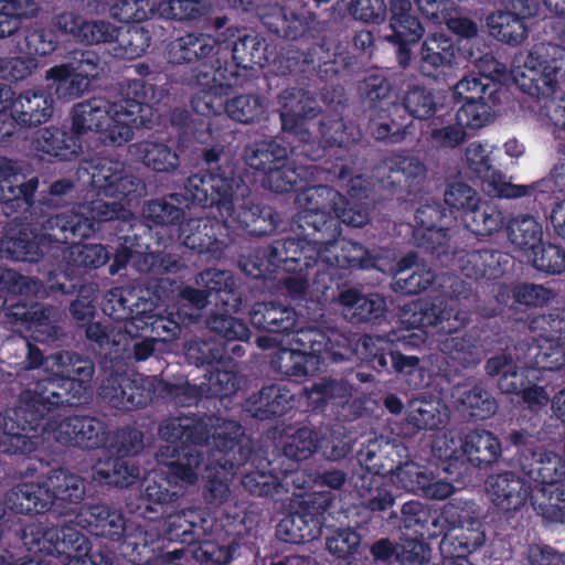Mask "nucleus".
<instances>
[{"label": "nucleus", "mask_w": 565, "mask_h": 565, "mask_svg": "<svg viewBox=\"0 0 565 565\" xmlns=\"http://www.w3.org/2000/svg\"><path fill=\"white\" fill-rule=\"evenodd\" d=\"M22 540L29 552L52 556L58 565H111L102 553L90 552L87 539L72 526L30 524Z\"/></svg>", "instance_id": "9d476101"}, {"label": "nucleus", "mask_w": 565, "mask_h": 565, "mask_svg": "<svg viewBox=\"0 0 565 565\" xmlns=\"http://www.w3.org/2000/svg\"><path fill=\"white\" fill-rule=\"evenodd\" d=\"M36 188V179L24 182L12 163L6 158H0V202L21 200L30 204Z\"/></svg>", "instance_id": "72a5a7b5"}, {"label": "nucleus", "mask_w": 565, "mask_h": 565, "mask_svg": "<svg viewBox=\"0 0 565 565\" xmlns=\"http://www.w3.org/2000/svg\"><path fill=\"white\" fill-rule=\"evenodd\" d=\"M78 519L82 526L92 529L97 535L115 539L119 537L125 531L122 516L105 505L85 507L82 509Z\"/></svg>", "instance_id": "2f4dec72"}, {"label": "nucleus", "mask_w": 565, "mask_h": 565, "mask_svg": "<svg viewBox=\"0 0 565 565\" xmlns=\"http://www.w3.org/2000/svg\"><path fill=\"white\" fill-rule=\"evenodd\" d=\"M154 392V379L136 375H114L102 387V396L114 407L132 409L143 406L152 399Z\"/></svg>", "instance_id": "412c9836"}, {"label": "nucleus", "mask_w": 565, "mask_h": 565, "mask_svg": "<svg viewBox=\"0 0 565 565\" xmlns=\"http://www.w3.org/2000/svg\"><path fill=\"white\" fill-rule=\"evenodd\" d=\"M247 164L263 171V183L275 192H287L297 183L300 173L287 161V150L276 141H263L250 147Z\"/></svg>", "instance_id": "dca6fc26"}, {"label": "nucleus", "mask_w": 565, "mask_h": 565, "mask_svg": "<svg viewBox=\"0 0 565 565\" xmlns=\"http://www.w3.org/2000/svg\"><path fill=\"white\" fill-rule=\"evenodd\" d=\"M233 58L237 65L231 66V71L235 73L238 65H242L244 68L252 67L253 65L264 66L267 62L264 41L254 35L242 38L233 47Z\"/></svg>", "instance_id": "6e6d98bb"}, {"label": "nucleus", "mask_w": 565, "mask_h": 565, "mask_svg": "<svg viewBox=\"0 0 565 565\" xmlns=\"http://www.w3.org/2000/svg\"><path fill=\"white\" fill-rule=\"evenodd\" d=\"M522 471L541 488L559 486L565 477V462L548 450H536L521 458Z\"/></svg>", "instance_id": "393cba45"}, {"label": "nucleus", "mask_w": 565, "mask_h": 565, "mask_svg": "<svg viewBox=\"0 0 565 565\" xmlns=\"http://www.w3.org/2000/svg\"><path fill=\"white\" fill-rule=\"evenodd\" d=\"M347 204L344 199L334 190L327 186L309 188L297 196L299 209V226L312 227L311 241L301 246L300 254L303 256H287L277 258L273 256L270 264L276 265L282 262L288 266L289 262L299 263L303 260L307 267L317 264V258L330 266L339 267H359L363 269L376 268L382 273L390 275H399L404 270L412 268L415 264L413 256H408L397 264L388 255L385 257L373 258L359 244L345 241L334 239L339 234V220L343 223L360 227L369 222V211L364 206H351L349 211L342 209Z\"/></svg>", "instance_id": "f03ea898"}, {"label": "nucleus", "mask_w": 565, "mask_h": 565, "mask_svg": "<svg viewBox=\"0 0 565 565\" xmlns=\"http://www.w3.org/2000/svg\"><path fill=\"white\" fill-rule=\"evenodd\" d=\"M205 8L203 0H160L157 14L163 19L191 20L203 14Z\"/></svg>", "instance_id": "13d9d810"}, {"label": "nucleus", "mask_w": 565, "mask_h": 565, "mask_svg": "<svg viewBox=\"0 0 565 565\" xmlns=\"http://www.w3.org/2000/svg\"><path fill=\"white\" fill-rule=\"evenodd\" d=\"M252 323L270 332L288 331L295 327L296 313L288 307L258 303L250 312Z\"/></svg>", "instance_id": "c9c22d12"}, {"label": "nucleus", "mask_w": 565, "mask_h": 565, "mask_svg": "<svg viewBox=\"0 0 565 565\" xmlns=\"http://www.w3.org/2000/svg\"><path fill=\"white\" fill-rule=\"evenodd\" d=\"M158 0H117L111 13L122 22L142 21L157 13Z\"/></svg>", "instance_id": "052dcab7"}, {"label": "nucleus", "mask_w": 565, "mask_h": 565, "mask_svg": "<svg viewBox=\"0 0 565 565\" xmlns=\"http://www.w3.org/2000/svg\"><path fill=\"white\" fill-rule=\"evenodd\" d=\"M130 153L157 172H171L179 167L177 152L162 142L147 140L135 143Z\"/></svg>", "instance_id": "f704fd0d"}, {"label": "nucleus", "mask_w": 565, "mask_h": 565, "mask_svg": "<svg viewBox=\"0 0 565 565\" xmlns=\"http://www.w3.org/2000/svg\"><path fill=\"white\" fill-rule=\"evenodd\" d=\"M340 302L343 306L344 316L354 322L376 319L386 309L385 300L380 295L364 297L352 289L340 294Z\"/></svg>", "instance_id": "473e14b6"}, {"label": "nucleus", "mask_w": 565, "mask_h": 565, "mask_svg": "<svg viewBox=\"0 0 565 565\" xmlns=\"http://www.w3.org/2000/svg\"><path fill=\"white\" fill-rule=\"evenodd\" d=\"M390 479L401 489L435 500H445L455 491L452 483L439 471L413 461L398 466Z\"/></svg>", "instance_id": "a211bd4d"}, {"label": "nucleus", "mask_w": 565, "mask_h": 565, "mask_svg": "<svg viewBox=\"0 0 565 565\" xmlns=\"http://www.w3.org/2000/svg\"><path fill=\"white\" fill-rule=\"evenodd\" d=\"M462 221L472 233L489 236L503 226L504 217L495 204L479 200L471 210L466 211Z\"/></svg>", "instance_id": "e433bc0d"}, {"label": "nucleus", "mask_w": 565, "mask_h": 565, "mask_svg": "<svg viewBox=\"0 0 565 565\" xmlns=\"http://www.w3.org/2000/svg\"><path fill=\"white\" fill-rule=\"evenodd\" d=\"M494 99L465 102L457 110L455 117L456 124L466 129H480L489 125L493 118Z\"/></svg>", "instance_id": "3c124183"}, {"label": "nucleus", "mask_w": 565, "mask_h": 565, "mask_svg": "<svg viewBox=\"0 0 565 565\" xmlns=\"http://www.w3.org/2000/svg\"><path fill=\"white\" fill-rule=\"evenodd\" d=\"M513 82L533 96H550L565 81V49L552 43H539L520 52L511 66Z\"/></svg>", "instance_id": "1a4fd4ad"}, {"label": "nucleus", "mask_w": 565, "mask_h": 565, "mask_svg": "<svg viewBox=\"0 0 565 565\" xmlns=\"http://www.w3.org/2000/svg\"><path fill=\"white\" fill-rule=\"evenodd\" d=\"M258 14L269 29L288 39H297L305 34L310 21L309 15L295 13L287 8L263 7Z\"/></svg>", "instance_id": "7c9ffc66"}, {"label": "nucleus", "mask_w": 565, "mask_h": 565, "mask_svg": "<svg viewBox=\"0 0 565 565\" xmlns=\"http://www.w3.org/2000/svg\"><path fill=\"white\" fill-rule=\"evenodd\" d=\"M341 338L334 331L329 335L316 329L298 331L290 348L281 349L276 359L275 365L286 375H307L319 370L320 364L338 362L344 358V353L329 348V343L339 342Z\"/></svg>", "instance_id": "f8f14e48"}, {"label": "nucleus", "mask_w": 565, "mask_h": 565, "mask_svg": "<svg viewBox=\"0 0 565 565\" xmlns=\"http://www.w3.org/2000/svg\"><path fill=\"white\" fill-rule=\"evenodd\" d=\"M439 106V98L433 93L419 87L412 88L405 98V108L416 118L427 119Z\"/></svg>", "instance_id": "0e129e2a"}, {"label": "nucleus", "mask_w": 565, "mask_h": 565, "mask_svg": "<svg viewBox=\"0 0 565 565\" xmlns=\"http://www.w3.org/2000/svg\"><path fill=\"white\" fill-rule=\"evenodd\" d=\"M536 270L558 275L565 271V250L551 243H541L526 257Z\"/></svg>", "instance_id": "864d4df0"}, {"label": "nucleus", "mask_w": 565, "mask_h": 565, "mask_svg": "<svg viewBox=\"0 0 565 565\" xmlns=\"http://www.w3.org/2000/svg\"><path fill=\"white\" fill-rule=\"evenodd\" d=\"M279 104L282 129L296 134L299 141L308 143L307 130L303 127L310 125L309 120L317 115L316 100L302 89L292 88L280 95ZM307 147L305 145L306 156L313 160L320 158V154Z\"/></svg>", "instance_id": "aec40b11"}, {"label": "nucleus", "mask_w": 565, "mask_h": 565, "mask_svg": "<svg viewBox=\"0 0 565 565\" xmlns=\"http://www.w3.org/2000/svg\"><path fill=\"white\" fill-rule=\"evenodd\" d=\"M241 183V180H228L217 174L193 175L189 178L185 191L194 204L202 207L216 205L227 226L232 215H237V209L238 212L245 210L239 196L245 195L246 189Z\"/></svg>", "instance_id": "4468645a"}, {"label": "nucleus", "mask_w": 565, "mask_h": 565, "mask_svg": "<svg viewBox=\"0 0 565 565\" xmlns=\"http://www.w3.org/2000/svg\"><path fill=\"white\" fill-rule=\"evenodd\" d=\"M420 56L423 72L431 74L433 71H444L454 66L456 49L449 38L433 33L424 41Z\"/></svg>", "instance_id": "c756f323"}, {"label": "nucleus", "mask_w": 565, "mask_h": 565, "mask_svg": "<svg viewBox=\"0 0 565 565\" xmlns=\"http://www.w3.org/2000/svg\"><path fill=\"white\" fill-rule=\"evenodd\" d=\"M50 377L22 393L19 406L8 412L0 437V451L31 452L40 441L53 438L57 443L82 448H95L104 441L103 425L89 417H70L57 422L52 407L74 405L87 390L93 366L75 361L70 354L52 355L44 361Z\"/></svg>", "instance_id": "f257e3e1"}, {"label": "nucleus", "mask_w": 565, "mask_h": 565, "mask_svg": "<svg viewBox=\"0 0 565 565\" xmlns=\"http://www.w3.org/2000/svg\"><path fill=\"white\" fill-rule=\"evenodd\" d=\"M305 476L303 472L296 471L290 475H285L284 479L278 476L266 475L264 472L256 475H246L243 479L244 487L257 495H271L278 493L279 488L288 487L289 479L297 488H303L306 484H300L298 481ZM311 482V477L303 483Z\"/></svg>", "instance_id": "09e8293b"}, {"label": "nucleus", "mask_w": 565, "mask_h": 565, "mask_svg": "<svg viewBox=\"0 0 565 565\" xmlns=\"http://www.w3.org/2000/svg\"><path fill=\"white\" fill-rule=\"evenodd\" d=\"M523 18L516 15L513 10L497 11L488 17L490 33L499 41L518 44L526 38V26Z\"/></svg>", "instance_id": "a19ab883"}, {"label": "nucleus", "mask_w": 565, "mask_h": 565, "mask_svg": "<svg viewBox=\"0 0 565 565\" xmlns=\"http://www.w3.org/2000/svg\"><path fill=\"white\" fill-rule=\"evenodd\" d=\"M256 213L252 210L237 212L232 215L230 225L220 224L205 218H192L181 230L182 244L199 253L216 254L225 246V242L220 238L221 231L228 228H245L254 222Z\"/></svg>", "instance_id": "f3484780"}, {"label": "nucleus", "mask_w": 565, "mask_h": 565, "mask_svg": "<svg viewBox=\"0 0 565 565\" xmlns=\"http://www.w3.org/2000/svg\"><path fill=\"white\" fill-rule=\"evenodd\" d=\"M103 310L115 320H124L122 328L125 332H121V327H119L117 332L115 330L106 332L99 323L90 324L86 331L87 337L98 342L102 347L108 342H111L114 345L125 344L128 337H137L148 329L158 337H161L164 332L175 335L179 329L177 321L148 315L146 310H139V305H137L136 310L128 308L124 298V290L118 288L108 292Z\"/></svg>", "instance_id": "9b49d317"}, {"label": "nucleus", "mask_w": 565, "mask_h": 565, "mask_svg": "<svg viewBox=\"0 0 565 565\" xmlns=\"http://www.w3.org/2000/svg\"><path fill=\"white\" fill-rule=\"evenodd\" d=\"M457 260L458 267L470 278H494L499 274L495 267L498 264L497 255L491 252H471L466 254L461 252L457 255Z\"/></svg>", "instance_id": "603ef678"}, {"label": "nucleus", "mask_w": 565, "mask_h": 565, "mask_svg": "<svg viewBox=\"0 0 565 565\" xmlns=\"http://www.w3.org/2000/svg\"><path fill=\"white\" fill-rule=\"evenodd\" d=\"M508 236L511 244L522 252L525 258L542 243V225L532 216H518L508 224Z\"/></svg>", "instance_id": "4c0bfd02"}, {"label": "nucleus", "mask_w": 565, "mask_h": 565, "mask_svg": "<svg viewBox=\"0 0 565 565\" xmlns=\"http://www.w3.org/2000/svg\"><path fill=\"white\" fill-rule=\"evenodd\" d=\"M228 279L230 275L220 270H207L201 274L198 279V284L206 289L204 291L191 288L182 290V300L191 305L193 309L191 311L181 309L178 311V316L182 318L183 321L185 319L191 321L196 320L199 318V313L196 311L207 303V299L213 296V292L220 294L230 287V284L227 282Z\"/></svg>", "instance_id": "cd10ccee"}, {"label": "nucleus", "mask_w": 565, "mask_h": 565, "mask_svg": "<svg viewBox=\"0 0 565 565\" xmlns=\"http://www.w3.org/2000/svg\"><path fill=\"white\" fill-rule=\"evenodd\" d=\"M483 190L489 194L502 199H516L527 193V188L511 183L501 172L491 170L480 177Z\"/></svg>", "instance_id": "680f3d73"}, {"label": "nucleus", "mask_w": 565, "mask_h": 565, "mask_svg": "<svg viewBox=\"0 0 565 565\" xmlns=\"http://www.w3.org/2000/svg\"><path fill=\"white\" fill-rule=\"evenodd\" d=\"M138 476L139 471L122 459L99 460L94 467V479L102 483L128 487Z\"/></svg>", "instance_id": "a18cd8bd"}, {"label": "nucleus", "mask_w": 565, "mask_h": 565, "mask_svg": "<svg viewBox=\"0 0 565 565\" xmlns=\"http://www.w3.org/2000/svg\"><path fill=\"white\" fill-rule=\"evenodd\" d=\"M402 321L407 324V329L399 334L394 333L391 338L365 335L359 340L358 351L360 354L365 352L366 356H373L380 366L387 365L385 352L390 349V343L395 341L405 347L416 348L423 344L433 331L451 333L461 329L467 322V312L458 308V300L452 297L448 299H438L428 305L416 302L407 306L402 316Z\"/></svg>", "instance_id": "423d86ee"}, {"label": "nucleus", "mask_w": 565, "mask_h": 565, "mask_svg": "<svg viewBox=\"0 0 565 565\" xmlns=\"http://www.w3.org/2000/svg\"><path fill=\"white\" fill-rule=\"evenodd\" d=\"M36 12L34 0H0V39L17 31L22 18L33 17Z\"/></svg>", "instance_id": "49530a36"}, {"label": "nucleus", "mask_w": 565, "mask_h": 565, "mask_svg": "<svg viewBox=\"0 0 565 565\" xmlns=\"http://www.w3.org/2000/svg\"><path fill=\"white\" fill-rule=\"evenodd\" d=\"M455 398L461 412L478 419H486L495 412V402L479 387L468 391L456 390Z\"/></svg>", "instance_id": "8fccbe9b"}, {"label": "nucleus", "mask_w": 565, "mask_h": 565, "mask_svg": "<svg viewBox=\"0 0 565 565\" xmlns=\"http://www.w3.org/2000/svg\"><path fill=\"white\" fill-rule=\"evenodd\" d=\"M150 35L142 26L118 28L111 54L115 57L132 60L140 56L149 46Z\"/></svg>", "instance_id": "37998d69"}, {"label": "nucleus", "mask_w": 565, "mask_h": 565, "mask_svg": "<svg viewBox=\"0 0 565 565\" xmlns=\"http://www.w3.org/2000/svg\"><path fill=\"white\" fill-rule=\"evenodd\" d=\"M497 147L488 141H473L466 148V163L468 168L481 177L492 168V154Z\"/></svg>", "instance_id": "69168bd1"}, {"label": "nucleus", "mask_w": 565, "mask_h": 565, "mask_svg": "<svg viewBox=\"0 0 565 565\" xmlns=\"http://www.w3.org/2000/svg\"><path fill=\"white\" fill-rule=\"evenodd\" d=\"M318 435L309 428H301L288 437L284 454L294 460H305L317 449Z\"/></svg>", "instance_id": "e2e57ef3"}, {"label": "nucleus", "mask_w": 565, "mask_h": 565, "mask_svg": "<svg viewBox=\"0 0 565 565\" xmlns=\"http://www.w3.org/2000/svg\"><path fill=\"white\" fill-rule=\"evenodd\" d=\"M534 509L546 520L565 522V487L540 488L532 497Z\"/></svg>", "instance_id": "c03bdc74"}, {"label": "nucleus", "mask_w": 565, "mask_h": 565, "mask_svg": "<svg viewBox=\"0 0 565 565\" xmlns=\"http://www.w3.org/2000/svg\"><path fill=\"white\" fill-rule=\"evenodd\" d=\"M447 407L436 399H415L411 403L407 419L418 429H435L448 422Z\"/></svg>", "instance_id": "79ce46f5"}, {"label": "nucleus", "mask_w": 565, "mask_h": 565, "mask_svg": "<svg viewBox=\"0 0 565 565\" xmlns=\"http://www.w3.org/2000/svg\"><path fill=\"white\" fill-rule=\"evenodd\" d=\"M226 33L230 35L222 40L215 39L206 34H186L174 41H172L168 49V60L174 64L190 63L200 58L216 57L215 61L210 63H203L200 65V71L205 70L204 66L210 67L214 65L215 68L223 66L221 63V56L226 55L227 45H225L228 38L235 35L232 29H227ZM199 74H196L198 76Z\"/></svg>", "instance_id": "6ab92c4d"}, {"label": "nucleus", "mask_w": 565, "mask_h": 565, "mask_svg": "<svg viewBox=\"0 0 565 565\" xmlns=\"http://www.w3.org/2000/svg\"><path fill=\"white\" fill-rule=\"evenodd\" d=\"M46 78L52 81L55 94L62 99L78 97L87 89L84 79L75 75V71L70 64L50 68Z\"/></svg>", "instance_id": "5fc2aeb1"}, {"label": "nucleus", "mask_w": 565, "mask_h": 565, "mask_svg": "<svg viewBox=\"0 0 565 565\" xmlns=\"http://www.w3.org/2000/svg\"><path fill=\"white\" fill-rule=\"evenodd\" d=\"M130 211L120 201H104L98 199L89 205H79L72 211V215H56L47 221L45 233L36 237V242H29L28 233H20L19 237H8L0 241V255L14 260L34 262L43 253L47 242L66 243L71 237H88L96 230L98 222L114 218H128ZM0 288L14 294L36 292L38 286L25 277L18 276L12 270L0 268Z\"/></svg>", "instance_id": "20e7f679"}, {"label": "nucleus", "mask_w": 565, "mask_h": 565, "mask_svg": "<svg viewBox=\"0 0 565 565\" xmlns=\"http://www.w3.org/2000/svg\"><path fill=\"white\" fill-rule=\"evenodd\" d=\"M467 138L463 127L456 124L455 117L444 125L436 126L430 131L431 143L438 149H455Z\"/></svg>", "instance_id": "774afa93"}, {"label": "nucleus", "mask_w": 565, "mask_h": 565, "mask_svg": "<svg viewBox=\"0 0 565 565\" xmlns=\"http://www.w3.org/2000/svg\"><path fill=\"white\" fill-rule=\"evenodd\" d=\"M214 428L212 435L213 444L220 452L235 451L236 439L242 435L241 426L235 422L221 418H207V420H195L193 418H173L162 425L159 429L160 436L167 441L157 454V460L169 468L168 478L156 473L146 478L145 498L146 510H154L153 504L171 502L173 498L181 494V490L194 486L199 481V471L191 469L192 460L195 468L200 462L192 452H186V443L194 446L202 441H209L206 436L207 427Z\"/></svg>", "instance_id": "7ed1b4c3"}, {"label": "nucleus", "mask_w": 565, "mask_h": 565, "mask_svg": "<svg viewBox=\"0 0 565 565\" xmlns=\"http://www.w3.org/2000/svg\"><path fill=\"white\" fill-rule=\"evenodd\" d=\"M56 44L52 32L32 29L26 30L23 40L18 42V50L28 56H45L56 49Z\"/></svg>", "instance_id": "bf43d9fd"}, {"label": "nucleus", "mask_w": 565, "mask_h": 565, "mask_svg": "<svg viewBox=\"0 0 565 565\" xmlns=\"http://www.w3.org/2000/svg\"><path fill=\"white\" fill-rule=\"evenodd\" d=\"M67 262L74 266L99 267L108 259V253L102 245H72L67 249Z\"/></svg>", "instance_id": "338daca9"}, {"label": "nucleus", "mask_w": 565, "mask_h": 565, "mask_svg": "<svg viewBox=\"0 0 565 565\" xmlns=\"http://www.w3.org/2000/svg\"><path fill=\"white\" fill-rule=\"evenodd\" d=\"M191 443H186V452H192L200 462V468H195V463L192 461L191 469L199 471V478H206L207 484L205 490V499L212 503L220 505L227 500L230 497L228 487V475L234 468V463L230 460H225L224 463H220V467H212L211 463H206L202 459V452L192 447Z\"/></svg>", "instance_id": "a878e982"}, {"label": "nucleus", "mask_w": 565, "mask_h": 565, "mask_svg": "<svg viewBox=\"0 0 565 565\" xmlns=\"http://www.w3.org/2000/svg\"><path fill=\"white\" fill-rule=\"evenodd\" d=\"M481 63L488 64V70L480 65L481 77H466L454 87V96L465 102L494 99L497 85L504 74V67L491 56H486Z\"/></svg>", "instance_id": "5701e85b"}, {"label": "nucleus", "mask_w": 565, "mask_h": 565, "mask_svg": "<svg viewBox=\"0 0 565 565\" xmlns=\"http://www.w3.org/2000/svg\"><path fill=\"white\" fill-rule=\"evenodd\" d=\"M153 87L136 81L129 85L128 96L118 102L93 98L74 106L72 129L77 135L102 132L113 145L120 146L134 136V129L146 122L150 109L149 94Z\"/></svg>", "instance_id": "39448f33"}, {"label": "nucleus", "mask_w": 565, "mask_h": 565, "mask_svg": "<svg viewBox=\"0 0 565 565\" xmlns=\"http://www.w3.org/2000/svg\"><path fill=\"white\" fill-rule=\"evenodd\" d=\"M531 331L537 343L527 350L530 365L523 371H505L499 381L504 393H522L525 381H539L537 370H557L565 364V351L562 340L565 339V319L554 316H542L532 320Z\"/></svg>", "instance_id": "6e6552de"}, {"label": "nucleus", "mask_w": 565, "mask_h": 565, "mask_svg": "<svg viewBox=\"0 0 565 565\" xmlns=\"http://www.w3.org/2000/svg\"><path fill=\"white\" fill-rule=\"evenodd\" d=\"M32 146L42 158L47 156L61 160L73 158L81 150V146L73 138H66L65 132L55 127L38 130Z\"/></svg>", "instance_id": "c85d7f7f"}, {"label": "nucleus", "mask_w": 565, "mask_h": 565, "mask_svg": "<svg viewBox=\"0 0 565 565\" xmlns=\"http://www.w3.org/2000/svg\"><path fill=\"white\" fill-rule=\"evenodd\" d=\"M361 90L365 94L370 107L381 113H391L396 107V96L391 92L388 83L382 76H371Z\"/></svg>", "instance_id": "4d7b16f0"}, {"label": "nucleus", "mask_w": 565, "mask_h": 565, "mask_svg": "<svg viewBox=\"0 0 565 565\" xmlns=\"http://www.w3.org/2000/svg\"><path fill=\"white\" fill-rule=\"evenodd\" d=\"M206 70L200 71L198 75V85L201 92L192 100V108L198 116H202L205 120H201V125L205 130L195 128L194 135L199 142L206 143L211 138L212 118L215 121L224 119L221 110L224 107L227 116L233 120L242 124H248L259 119L265 113V105L258 96L241 95L228 100L223 105L222 97L227 95L228 89L236 85L237 74L228 71V66L214 65Z\"/></svg>", "instance_id": "0eeeda50"}, {"label": "nucleus", "mask_w": 565, "mask_h": 565, "mask_svg": "<svg viewBox=\"0 0 565 565\" xmlns=\"http://www.w3.org/2000/svg\"><path fill=\"white\" fill-rule=\"evenodd\" d=\"M84 494L83 480L64 470H54L43 483H24L14 488L8 503L18 513H40L54 500L79 502Z\"/></svg>", "instance_id": "ddd939ff"}, {"label": "nucleus", "mask_w": 565, "mask_h": 565, "mask_svg": "<svg viewBox=\"0 0 565 565\" xmlns=\"http://www.w3.org/2000/svg\"><path fill=\"white\" fill-rule=\"evenodd\" d=\"M205 521L201 519L195 510H188L181 513L170 515L164 522V536L170 541H188L189 536H200L201 532H205L203 526Z\"/></svg>", "instance_id": "de8ad7c7"}, {"label": "nucleus", "mask_w": 565, "mask_h": 565, "mask_svg": "<svg viewBox=\"0 0 565 565\" xmlns=\"http://www.w3.org/2000/svg\"><path fill=\"white\" fill-rule=\"evenodd\" d=\"M79 179L106 198L125 200L130 205L134 200L143 194L145 186L140 180L125 172L119 161L102 159L90 167L82 168Z\"/></svg>", "instance_id": "2eb2a0df"}, {"label": "nucleus", "mask_w": 565, "mask_h": 565, "mask_svg": "<svg viewBox=\"0 0 565 565\" xmlns=\"http://www.w3.org/2000/svg\"><path fill=\"white\" fill-rule=\"evenodd\" d=\"M11 117L21 125H38L46 121L53 113L52 99L42 92L28 90L8 102Z\"/></svg>", "instance_id": "bb28decb"}, {"label": "nucleus", "mask_w": 565, "mask_h": 565, "mask_svg": "<svg viewBox=\"0 0 565 565\" xmlns=\"http://www.w3.org/2000/svg\"><path fill=\"white\" fill-rule=\"evenodd\" d=\"M409 0H391L392 35L387 39L398 45V62L403 67L409 64L407 45L416 43L424 34V29L417 18L409 13Z\"/></svg>", "instance_id": "4be33fe9"}, {"label": "nucleus", "mask_w": 565, "mask_h": 565, "mask_svg": "<svg viewBox=\"0 0 565 565\" xmlns=\"http://www.w3.org/2000/svg\"><path fill=\"white\" fill-rule=\"evenodd\" d=\"M487 493L498 509L510 512L524 505L530 487L515 473L505 472L488 479Z\"/></svg>", "instance_id": "b1692460"}, {"label": "nucleus", "mask_w": 565, "mask_h": 565, "mask_svg": "<svg viewBox=\"0 0 565 565\" xmlns=\"http://www.w3.org/2000/svg\"><path fill=\"white\" fill-rule=\"evenodd\" d=\"M501 454L499 439L486 430L472 431L463 438L462 456L471 462L481 465L494 461Z\"/></svg>", "instance_id": "58836bf2"}, {"label": "nucleus", "mask_w": 565, "mask_h": 565, "mask_svg": "<svg viewBox=\"0 0 565 565\" xmlns=\"http://www.w3.org/2000/svg\"><path fill=\"white\" fill-rule=\"evenodd\" d=\"M294 396L281 386L265 387L259 395L249 402L248 411L255 417L265 418L281 415L292 406Z\"/></svg>", "instance_id": "ea45409f"}]
</instances>
